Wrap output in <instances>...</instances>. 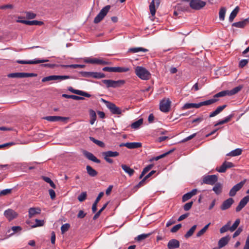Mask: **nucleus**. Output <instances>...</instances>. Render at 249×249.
I'll use <instances>...</instances> for the list:
<instances>
[{"label":"nucleus","mask_w":249,"mask_h":249,"mask_svg":"<svg viewBox=\"0 0 249 249\" xmlns=\"http://www.w3.org/2000/svg\"><path fill=\"white\" fill-rule=\"evenodd\" d=\"M243 88L242 85H239L232 89L231 90H228L229 96L234 95L240 91Z\"/></svg>","instance_id":"c85d7f7f"},{"label":"nucleus","mask_w":249,"mask_h":249,"mask_svg":"<svg viewBox=\"0 0 249 249\" xmlns=\"http://www.w3.org/2000/svg\"><path fill=\"white\" fill-rule=\"evenodd\" d=\"M70 227V225L68 223H66L65 224L62 225L61 227V231L62 234L64 233L65 232L68 231Z\"/></svg>","instance_id":"13d9d810"},{"label":"nucleus","mask_w":249,"mask_h":249,"mask_svg":"<svg viewBox=\"0 0 249 249\" xmlns=\"http://www.w3.org/2000/svg\"><path fill=\"white\" fill-rule=\"evenodd\" d=\"M9 78H21V72L11 73L7 75Z\"/></svg>","instance_id":"5fc2aeb1"},{"label":"nucleus","mask_w":249,"mask_h":249,"mask_svg":"<svg viewBox=\"0 0 249 249\" xmlns=\"http://www.w3.org/2000/svg\"><path fill=\"white\" fill-rule=\"evenodd\" d=\"M87 196V192H83L78 196L77 199L80 202H83L86 199Z\"/></svg>","instance_id":"864d4df0"},{"label":"nucleus","mask_w":249,"mask_h":249,"mask_svg":"<svg viewBox=\"0 0 249 249\" xmlns=\"http://www.w3.org/2000/svg\"><path fill=\"white\" fill-rule=\"evenodd\" d=\"M121 167L123 170L126 173L128 174L130 177L132 176L135 172L134 170L133 169L130 168L128 166L125 164H122Z\"/></svg>","instance_id":"b1692460"},{"label":"nucleus","mask_w":249,"mask_h":249,"mask_svg":"<svg viewBox=\"0 0 249 249\" xmlns=\"http://www.w3.org/2000/svg\"><path fill=\"white\" fill-rule=\"evenodd\" d=\"M200 107V103H186L184 105L182 108L184 109H189L192 108H198Z\"/></svg>","instance_id":"bb28decb"},{"label":"nucleus","mask_w":249,"mask_h":249,"mask_svg":"<svg viewBox=\"0 0 249 249\" xmlns=\"http://www.w3.org/2000/svg\"><path fill=\"white\" fill-rule=\"evenodd\" d=\"M249 195H248L243 197L240 201L238 205L236 208V211L238 212L240 211L249 202Z\"/></svg>","instance_id":"4468645a"},{"label":"nucleus","mask_w":249,"mask_h":249,"mask_svg":"<svg viewBox=\"0 0 249 249\" xmlns=\"http://www.w3.org/2000/svg\"><path fill=\"white\" fill-rule=\"evenodd\" d=\"M28 212L29 217L31 218L36 214H40L41 213V209L39 208L32 207L29 209Z\"/></svg>","instance_id":"412c9836"},{"label":"nucleus","mask_w":249,"mask_h":249,"mask_svg":"<svg viewBox=\"0 0 249 249\" xmlns=\"http://www.w3.org/2000/svg\"><path fill=\"white\" fill-rule=\"evenodd\" d=\"M229 241L230 237L228 235L222 237L218 242V247L222 248L225 247L228 243Z\"/></svg>","instance_id":"4be33fe9"},{"label":"nucleus","mask_w":249,"mask_h":249,"mask_svg":"<svg viewBox=\"0 0 249 249\" xmlns=\"http://www.w3.org/2000/svg\"><path fill=\"white\" fill-rule=\"evenodd\" d=\"M89 139L93 142L96 144L97 145H98L99 146H100L101 147H104L105 146V143L103 142L97 140L92 137H90Z\"/></svg>","instance_id":"79ce46f5"},{"label":"nucleus","mask_w":249,"mask_h":249,"mask_svg":"<svg viewBox=\"0 0 249 249\" xmlns=\"http://www.w3.org/2000/svg\"><path fill=\"white\" fill-rule=\"evenodd\" d=\"M160 3V0H152L149 5V10L152 16L155 15L156 8L158 7Z\"/></svg>","instance_id":"f8f14e48"},{"label":"nucleus","mask_w":249,"mask_h":249,"mask_svg":"<svg viewBox=\"0 0 249 249\" xmlns=\"http://www.w3.org/2000/svg\"><path fill=\"white\" fill-rule=\"evenodd\" d=\"M17 22L19 23H24L28 25H42L44 23L41 21L38 20H17Z\"/></svg>","instance_id":"dca6fc26"},{"label":"nucleus","mask_w":249,"mask_h":249,"mask_svg":"<svg viewBox=\"0 0 249 249\" xmlns=\"http://www.w3.org/2000/svg\"><path fill=\"white\" fill-rule=\"evenodd\" d=\"M192 197V196L191 195V194L189 193V192H188L184 194L182 197V202H184L189 199H190Z\"/></svg>","instance_id":"bf43d9fd"},{"label":"nucleus","mask_w":249,"mask_h":249,"mask_svg":"<svg viewBox=\"0 0 249 249\" xmlns=\"http://www.w3.org/2000/svg\"><path fill=\"white\" fill-rule=\"evenodd\" d=\"M71 78L70 76L69 75H50L48 76L45 77L42 79V82H46L50 81H55V80H64L66 79H68Z\"/></svg>","instance_id":"20e7f679"},{"label":"nucleus","mask_w":249,"mask_h":249,"mask_svg":"<svg viewBox=\"0 0 249 249\" xmlns=\"http://www.w3.org/2000/svg\"><path fill=\"white\" fill-rule=\"evenodd\" d=\"M108 204V203H106L102 207V208L94 215L93 219L94 220L96 219L98 217L100 216L101 213L105 209V208L107 207V205Z\"/></svg>","instance_id":"603ef678"},{"label":"nucleus","mask_w":249,"mask_h":249,"mask_svg":"<svg viewBox=\"0 0 249 249\" xmlns=\"http://www.w3.org/2000/svg\"><path fill=\"white\" fill-rule=\"evenodd\" d=\"M217 99L213 98L208 100L200 102V106L201 107L203 106H208L215 103L216 102H217Z\"/></svg>","instance_id":"2f4dec72"},{"label":"nucleus","mask_w":249,"mask_h":249,"mask_svg":"<svg viewBox=\"0 0 249 249\" xmlns=\"http://www.w3.org/2000/svg\"><path fill=\"white\" fill-rule=\"evenodd\" d=\"M143 123V120L142 119H140L139 120H137V121L133 123L131 125V128L137 129H138L140 126Z\"/></svg>","instance_id":"72a5a7b5"},{"label":"nucleus","mask_w":249,"mask_h":249,"mask_svg":"<svg viewBox=\"0 0 249 249\" xmlns=\"http://www.w3.org/2000/svg\"><path fill=\"white\" fill-rule=\"evenodd\" d=\"M135 72L136 75L143 80H147L151 76L150 72L142 66H137L135 69Z\"/></svg>","instance_id":"f03ea898"},{"label":"nucleus","mask_w":249,"mask_h":249,"mask_svg":"<svg viewBox=\"0 0 249 249\" xmlns=\"http://www.w3.org/2000/svg\"><path fill=\"white\" fill-rule=\"evenodd\" d=\"M11 192H12V189H4V190H2V191H1L0 192V195H1V196H5V195H6L7 194H9L11 193Z\"/></svg>","instance_id":"774afa93"},{"label":"nucleus","mask_w":249,"mask_h":249,"mask_svg":"<svg viewBox=\"0 0 249 249\" xmlns=\"http://www.w3.org/2000/svg\"><path fill=\"white\" fill-rule=\"evenodd\" d=\"M86 169L87 173L90 177H95L96 176H97L98 174L97 172L89 165H87L86 166Z\"/></svg>","instance_id":"c756f323"},{"label":"nucleus","mask_w":249,"mask_h":249,"mask_svg":"<svg viewBox=\"0 0 249 249\" xmlns=\"http://www.w3.org/2000/svg\"><path fill=\"white\" fill-rule=\"evenodd\" d=\"M83 153L85 156L89 160L95 163H100V160L98 159L92 153L87 151H85Z\"/></svg>","instance_id":"6ab92c4d"},{"label":"nucleus","mask_w":249,"mask_h":249,"mask_svg":"<svg viewBox=\"0 0 249 249\" xmlns=\"http://www.w3.org/2000/svg\"><path fill=\"white\" fill-rule=\"evenodd\" d=\"M193 204V201L186 203L183 207L184 210L186 211H189L192 207Z\"/></svg>","instance_id":"0e129e2a"},{"label":"nucleus","mask_w":249,"mask_h":249,"mask_svg":"<svg viewBox=\"0 0 249 249\" xmlns=\"http://www.w3.org/2000/svg\"><path fill=\"white\" fill-rule=\"evenodd\" d=\"M176 8L178 10L185 11L188 10L189 6L187 4H185L183 3H180L177 4L176 6Z\"/></svg>","instance_id":"473e14b6"},{"label":"nucleus","mask_w":249,"mask_h":249,"mask_svg":"<svg viewBox=\"0 0 249 249\" xmlns=\"http://www.w3.org/2000/svg\"><path fill=\"white\" fill-rule=\"evenodd\" d=\"M81 74L82 76L85 77H92L93 72L91 71H82Z\"/></svg>","instance_id":"680f3d73"},{"label":"nucleus","mask_w":249,"mask_h":249,"mask_svg":"<svg viewBox=\"0 0 249 249\" xmlns=\"http://www.w3.org/2000/svg\"><path fill=\"white\" fill-rule=\"evenodd\" d=\"M218 181V175H206L202 177L201 184L213 185Z\"/></svg>","instance_id":"7ed1b4c3"},{"label":"nucleus","mask_w":249,"mask_h":249,"mask_svg":"<svg viewBox=\"0 0 249 249\" xmlns=\"http://www.w3.org/2000/svg\"><path fill=\"white\" fill-rule=\"evenodd\" d=\"M14 5L12 4H8L0 6V9H12L14 8Z\"/></svg>","instance_id":"e2e57ef3"},{"label":"nucleus","mask_w":249,"mask_h":249,"mask_svg":"<svg viewBox=\"0 0 249 249\" xmlns=\"http://www.w3.org/2000/svg\"><path fill=\"white\" fill-rule=\"evenodd\" d=\"M146 179L143 178L142 180L139 182L138 184H137L135 187L134 188H135L136 190L138 188H140L141 187L143 186L145 184Z\"/></svg>","instance_id":"338daca9"},{"label":"nucleus","mask_w":249,"mask_h":249,"mask_svg":"<svg viewBox=\"0 0 249 249\" xmlns=\"http://www.w3.org/2000/svg\"><path fill=\"white\" fill-rule=\"evenodd\" d=\"M249 60V59H242L241 60H240L239 63V67L240 68H243L248 64Z\"/></svg>","instance_id":"052dcab7"},{"label":"nucleus","mask_w":249,"mask_h":249,"mask_svg":"<svg viewBox=\"0 0 249 249\" xmlns=\"http://www.w3.org/2000/svg\"><path fill=\"white\" fill-rule=\"evenodd\" d=\"M226 12V8L224 7H221L219 12V19L223 21L225 19V14Z\"/></svg>","instance_id":"ea45409f"},{"label":"nucleus","mask_w":249,"mask_h":249,"mask_svg":"<svg viewBox=\"0 0 249 249\" xmlns=\"http://www.w3.org/2000/svg\"><path fill=\"white\" fill-rule=\"evenodd\" d=\"M230 226H231V221H228L226 224L222 226L220 229V232L221 233H223L228 231H230Z\"/></svg>","instance_id":"c9c22d12"},{"label":"nucleus","mask_w":249,"mask_h":249,"mask_svg":"<svg viewBox=\"0 0 249 249\" xmlns=\"http://www.w3.org/2000/svg\"><path fill=\"white\" fill-rule=\"evenodd\" d=\"M239 7L238 6H236L234 9V10L231 12V14L230 15V17H229V20L230 22H232L234 18L237 16V15L238 14V12L239 11Z\"/></svg>","instance_id":"7c9ffc66"},{"label":"nucleus","mask_w":249,"mask_h":249,"mask_svg":"<svg viewBox=\"0 0 249 249\" xmlns=\"http://www.w3.org/2000/svg\"><path fill=\"white\" fill-rule=\"evenodd\" d=\"M102 87H105L106 88H117L120 87L125 83L124 80H113L110 79H104L100 82H97Z\"/></svg>","instance_id":"f257e3e1"},{"label":"nucleus","mask_w":249,"mask_h":249,"mask_svg":"<svg viewBox=\"0 0 249 249\" xmlns=\"http://www.w3.org/2000/svg\"><path fill=\"white\" fill-rule=\"evenodd\" d=\"M106 77L105 73L98 72H93L92 77L96 79H101Z\"/></svg>","instance_id":"8fccbe9b"},{"label":"nucleus","mask_w":249,"mask_h":249,"mask_svg":"<svg viewBox=\"0 0 249 249\" xmlns=\"http://www.w3.org/2000/svg\"><path fill=\"white\" fill-rule=\"evenodd\" d=\"M43 178L45 181L49 183L52 187H53V188H55V185L54 183L53 182V181L51 180L50 178L47 177H43Z\"/></svg>","instance_id":"4d7b16f0"},{"label":"nucleus","mask_w":249,"mask_h":249,"mask_svg":"<svg viewBox=\"0 0 249 249\" xmlns=\"http://www.w3.org/2000/svg\"><path fill=\"white\" fill-rule=\"evenodd\" d=\"M226 95H229L228 90L221 91L216 93V94L214 95L213 98L216 99V98L224 97Z\"/></svg>","instance_id":"09e8293b"},{"label":"nucleus","mask_w":249,"mask_h":249,"mask_svg":"<svg viewBox=\"0 0 249 249\" xmlns=\"http://www.w3.org/2000/svg\"><path fill=\"white\" fill-rule=\"evenodd\" d=\"M245 183V180L242 181L233 186L230 191L229 196H234L236 193L242 188Z\"/></svg>","instance_id":"1a4fd4ad"},{"label":"nucleus","mask_w":249,"mask_h":249,"mask_svg":"<svg viewBox=\"0 0 249 249\" xmlns=\"http://www.w3.org/2000/svg\"><path fill=\"white\" fill-rule=\"evenodd\" d=\"M150 235H151L150 233H146V234H145V233L141 234L137 236V237L135 238V239L137 241L140 242V241L146 239V238L148 237Z\"/></svg>","instance_id":"a19ab883"},{"label":"nucleus","mask_w":249,"mask_h":249,"mask_svg":"<svg viewBox=\"0 0 249 249\" xmlns=\"http://www.w3.org/2000/svg\"><path fill=\"white\" fill-rule=\"evenodd\" d=\"M240 222L239 219H237L231 226H230V231H234L238 227Z\"/></svg>","instance_id":"49530a36"},{"label":"nucleus","mask_w":249,"mask_h":249,"mask_svg":"<svg viewBox=\"0 0 249 249\" xmlns=\"http://www.w3.org/2000/svg\"><path fill=\"white\" fill-rule=\"evenodd\" d=\"M11 230L13 231V232L10 234L8 237L14 235L15 233L20 232L22 230V228L20 226H13L11 228Z\"/></svg>","instance_id":"de8ad7c7"},{"label":"nucleus","mask_w":249,"mask_h":249,"mask_svg":"<svg viewBox=\"0 0 249 249\" xmlns=\"http://www.w3.org/2000/svg\"><path fill=\"white\" fill-rule=\"evenodd\" d=\"M196 225H195L193 226L190 230L186 232V233L185 234L184 237L186 238H188L189 237H191L194 233L195 231L196 230Z\"/></svg>","instance_id":"58836bf2"},{"label":"nucleus","mask_w":249,"mask_h":249,"mask_svg":"<svg viewBox=\"0 0 249 249\" xmlns=\"http://www.w3.org/2000/svg\"><path fill=\"white\" fill-rule=\"evenodd\" d=\"M179 242L175 239H173L168 242L167 247L168 249H176L179 247Z\"/></svg>","instance_id":"aec40b11"},{"label":"nucleus","mask_w":249,"mask_h":249,"mask_svg":"<svg viewBox=\"0 0 249 249\" xmlns=\"http://www.w3.org/2000/svg\"><path fill=\"white\" fill-rule=\"evenodd\" d=\"M142 146V144L139 142H127L126 147L128 149H136Z\"/></svg>","instance_id":"5701e85b"},{"label":"nucleus","mask_w":249,"mask_h":249,"mask_svg":"<svg viewBox=\"0 0 249 249\" xmlns=\"http://www.w3.org/2000/svg\"><path fill=\"white\" fill-rule=\"evenodd\" d=\"M89 115L90 117V123L91 124H93L96 120V113L93 110L90 109L89 110Z\"/></svg>","instance_id":"e433bc0d"},{"label":"nucleus","mask_w":249,"mask_h":249,"mask_svg":"<svg viewBox=\"0 0 249 249\" xmlns=\"http://www.w3.org/2000/svg\"><path fill=\"white\" fill-rule=\"evenodd\" d=\"M148 50L142 47L130 48L128 50V53H136L139 52H147Z\"/></svg>","instance_id":"a878e982"},{"label":"nucleus","mask_w":249,"mask_h":249,"mask_svg":"<svg viewBox=\"0 0 249 249\" xmlns=\"http://www.w3.org/2000/svg\"><path fill=\"white\" fill-rule=\"evenodd\" d=\"M171 102L169 99H162L160 103V109L161 111L166 113L170 108Z\"/></svg>","instance_id":"0eeeda50"},{"label":"nucleus","mask_w":249,"mask_h":249,"mask_svg":"<svg viewBox=\"0 0 249 249\" xmlns=\"http://www.w3.org/2000/svg\"><path fill=\"white\" fill-rule=\"evenodd\" d=\"M48 61L47 59H35L34 60H17V63L21 64H36L46 62Z\"/></svg>","instance_id":"6e6552de"},{"label":"nucleus","mask_w":249,"mask_h":249,"mask_svg":"<svg viewBox=\"0 0 249 249\" xmlns=\"http://www.w3.org/2000/svg\"><path fill=\"white\" fill-rule=\"evenodd\" d=\"M18 215L15 211L11 209H8L4 212V215L10 221L16 218Z\"/></svg>","instance_id":"9d476101"},{"label":"nucleus","mask_w":249,"mask_h":249,"mask_svg":"<svg viewBox=\"0 0 249 249\" xmlns=\"http://www.w3.org/2000/svg\"><path fill=\"white\" fill-rule=\"evenodd\" d=\"M103 156L106 157H116L119 155V153L117 151H107L102 153Z\"/></svg>","instance_id":"393cba45"},{"label":"nucleus","mask_w":249,"mask_h":249,"mask_svg":"<svg viewBox=\"0 0 249 249\" xmlns=\"http://www.w3.org/2000/svg\"><path fill=\"white\" fill-rule=\"evenodd\" d=\"M240 222L239 219H237L231 226H230V231H234L238 227Z\"/></svg>","instance_id":"a18cd8bd"},{"label":"nucleus","mask_w":249,"mask_h":249,"mask_svg":"<svg viewBox=\"0 0 249 249\" xmlns=\"http://www.w3.org/2000/svg\"><path fill=\"white\" fill-rule=\"evenodd\" d=\"M234 200L232 198H229L225 200L221 205L220 208L222 210H226L230 208L233 203Z\"/></svg>","instance_id":"a211bd4d"},{"label":"nucleus","mask_w":249,"mask_h":249,"mask_svg":"<svg viewBox=\"0 0 249 249\" xmlns=\"http://www.w3.org/2000/svg\"><path fill=\"white\" fill-rule=\"evenodd\" d=\"M212 190L214 192L216 195H219L222 191V184L220 182H216L214 184Z\"/></svg>","instance_id":"cd10ccee"},{"label":"nucleus","mask_w":249,"mask_h":249,"mask_svg":"<svg viewBox=\"0 0 249 249\" xmlns=\"http://www.w3.org/2000/svg\"><path fill=\"white\" fill-rule=\"evenodd\" d=\"M129 70V68L127 67H115V72H124L128 71Z\"/></svg>","instance_id":"3c124183"},{"label":"nucleus","mask_w":249,"mask_h":249,"mask_svg":"<svg viewBox=\"0 0 249 249\" xmlns=\"http://www.w3.org/2000/svg\"><path fill=\"white\" fill-rule=\"evenodd\" d=\"M35 222L36 224L31 226L32 228L43 226L44 225V221L43 220L36 219Z\"/></svg>","instance_id":"37998d69"},{"label":"nucleus","mask_w":249,"mask_h":249,"mask_svg":"<svg viewBox=\"0 0 249 249\" xmlns=\"http://www.w3.org/2000/svg\"><path fill=\"white\" fill-rule=\"evenodd\" d=\"M44 119L47 121L52 122L58 121L64 122L67 120V118L66 117L57 116H48L44 117Z\"/></svg>","instance_id":"2eb2a0df"},{"label":"nucleus","mask_w":249,"mask_h":249,"mask_svg":"<svg viewBox=\"0 0 249 249\" xmlns=\"http://www.w3.org/2000/svg\"><path fill=\"white\" fill-rule=\"evenodd\" d=\"M227 169L226 166L224 162L220 167L216 168V171L219 173H225Z\"/></svg>","instance_id":"6e6d98bb"},{"label":"nucleus","mask_w":249,"mask_h":249,"mask_svg":"<svg viewBox=\"0 0 249 249\" xmlns=\"http://www.w3.org/2000/svg\"><path fill=\"white\" fill-rule=\"evenodd\" d=\"M182 225L181 224H178L175 226H174L171 229V232L173 233H175L177 232L181 227Z\"/></svg>","instance_id":"69168bd1"},{"label":"nucleus","mask_w":249,"mask_h":249,"mask_svg":"<svg viewBox=\"0 0 249 249\" xmlns=\"http://www.w3.org/2000/svg\"><path fill=\"white\" fill-rule=\"evenodd\" d=\"M247 22V20H245L244 21H238V22H234L232 24V26L237 27V28H242L245 27V25L246 24Z\"/></svg>","instance_id":"4c0bfd02"},{"label":"nucleus","mask_w":249,"mask_h":249,"mask_svg":"<svg viewBox=\"0 0 249 249\" xmlns=\"http://www.w3.org/2000/svg\"><path fill=\"white\" fill-rule=\"evenodd\" d=\"M110 6L109 5H107L104 7L99 12V13L96 16L94 19V22L95 23H98L100 22L106 16L110 9Z\"/></svg>","instance_id":"39448f33"},{"label":"nucleus","mask_w":249,"mask_h":249,"mask_svg":"<svg viewBox=\"0 0 249 249\" xmlns=\"http://www.w3.org/2000/svg\"><path fill=\"white\" fill-rule=\"evenodd\" d=\"M84 61L85 63L90 64H107V62L101 59L96 58L86 57Z\"/></svg>","instance_id":"9b49d317"},{"label":"nucleus","mask_w":249,"mask_h":249,"mask_svg":"<svg viewBox=\"0 0 249 249\" xmlns=\"http://www.w3.org/2000/svg\"><path fill=\"white\" fill-rule=\"evenodd\" d=\"M110 111L113 114H121L122 113L121 109L117 107L114 103H111L109 104V106L107 107Z\"/></svg>","instance_id":"f3484780"},{"label":"nucleus","mask_w":249,"mask_h":249,"mask_svg":"<svg viewBox=\"0 0 249 249\" xmlns=\"http://www.w3.org/2000/svg\"><path fill=\"white\" fill-rule=\"evenodd\" d=\"M242 151V150L241 149L237 148L230 152L229 154H227V155L232 157L239 156L241 154Z\"/></svg>","instance_id":"f704fd0d"},{"label":"nucleus","mask_w":249,"mask_h":249,"mask_svg":"<svg viewBox=\"0 0 249 249\" xmlns=\"http://www.w3.org/2000/svg\"><path fill=\"white\" fill-rule=\"evenodd\" d=\"M206 4V2L201 0H191L189 2V6L192 9L198 10L204 7Z\"/></svg>","instance_id":"423d86ee"},{"label":"nucleus","mask_w":249,"mask_h":249,"mask_svg":"<svg viewBox=\"0 0 249 249\" xmlns=\"http://www.w3.org/2000/svg\"><path fill=\"white\" fill-rule=\"evenodd\" d=\"M240 222L239 219H237L231 226H230V231H234L238 227Z\"/></svg>","instance_id":"c03bdc74"},{"label":"nucleus","mask_w":249,"mask_h":249,"mask_svg":"<svg viewBox=\"0 0 249 249\" xmlns=\"http://www.w3.org/2000/svg\"><path fill=\"white\" fill-rule=\"evenodd\" d=\"M68 90L71 91V92L74 93L75 94H77L80 96H85L86 97L89 98L91 97V95L89 93L85 92L83 90L75 89L71 87H69L68 89Z\"/></svg>","instance_id":"ddd939ff"}]
</instances>
